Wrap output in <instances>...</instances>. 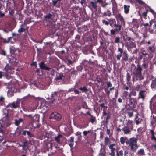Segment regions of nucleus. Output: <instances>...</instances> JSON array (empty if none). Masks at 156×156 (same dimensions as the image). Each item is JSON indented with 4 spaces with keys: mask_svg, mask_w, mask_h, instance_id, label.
<instances>
[{
    "mask_svg": "<svg viewBox=\"0 0 156 156\" xmlns=\"http://www.w3.org/2000/svg\"><path fill=\"white\" fill-rule=\"evenodd\" d=\"M132 67L134 68L135 70L132 73L131 75L132 77V80L133 82L138 80H140L144 79V76L142 75L141 71L142 69L139 64L137 65L136 68L135 66L133 65Z\"/></svg>",
    "mask_w": 156,
    "mask_h": 156,
    "instance_id": "obj_1",
    "label": "nucleus"
},
{
    "mask_svg": "<svg viewBox=\"0 0 156 156\" xmlns=\"http://www.w3.org/2000/svg\"><path fill=\"white\" fill-rule=\"evenodd\" d=\"M138 140L137 138L133 137L131 138L126 142V144L129 145L130 147L131 151L133 152H135L138 149V146L137 144Z\"/></svg>",
    "mask_w": 156,
    "mask_h": 156,
    "instance_id": "obj_2",
    "label": "nucleus"
},
{
    "mask_svg": "<svg viewBox=\"0 0 156 156\" xmlns=\"http://www.w3.org/2000/svg\"><path fill=\"white\" fill-rule=\"evenodd\" d=\"M37 101V108L38 109H42L44 111L47 110L48 107L44 100L39 99Z\"/></svg>",
    "mask_w": 156,
    "mask_h": 156,
    "instance_id": "obj_3",
    "label": "nucleus"
},
{
    "mask_svg": "<svg viewBox=\"0 0 156 156\" xmlns=\"http://www.w3.org/2000/svg\"><path fill=\"white\" fill-rule=\"evenodd\" d=\"M8 111L7 109H5L3 111V118L2 119L3 122H5L7 126H9L11 123V121L8 117Z\"/></svg>",
    "mask_w": 156,
    "mask_h": 156,
    "instance_id": "obj_4",
    "label": "nucleus"
},
{
    "mask_svg": "<svg viewBox=\"0 0 156 156\" xmlns=\"http://www.w3.org/2000/svg\"><path fill=\"white\" fill-rule=\"evenodd\" d=\"M50 118L51 119H55L57 121H59L61 119L62 116L58 113L55 112L51 114Z\"/></svg>",
    "mask_w": 156,
    "mask_h": 156,
    "instance_id": "obj_5",
    "label": "nucleus"
},
{
    "mask_svg": "<svg viewBox=\"0 0 156 156\" xmlns=\"http://www.w3.org/2000/svg\"><path fill=\"white\" fill-rule=\"evenodd\" d=\"M125 134H129L131 133V131L133 129L130 128L128 126H125L124 127L122 128V129Z\"/></svg>",
    "mask_w": 156,
    "mask_h": 156,
    "instance_id": "obj_6",
    "label": "nucleus"
},
{
    "mask_svg": "<svg viewBox=\"0 0 156 156\" xmlns=\"http://www.w3.org/2000/svg\"><path fill=\"white\" fill-rule=\"evenodd\" d=\"M39 66L40 69H42L49 70L50 68L47 66L44 63V62H42L39 63Z\"/></svg>",
    "mask_w": 156,
    "mask_h": 156,
    "instance_id": "obj_7",
    "label": "nucleus"
},
{
    "mask_svg": "<svg viewBox=\"0 0 156 156\" xmlns=\"http://www.w3.org/2000/svg\"><path fill=\"white\" fill-rule=\"evenodd\" d=\"M20 101H17L16 102L9 104L8 105V106L13 108H16L19 106Z\"/></svg>",
    "mask_w": 156,
    "mask_h": 156,
    "instance_id": "obj_8",
    "label": "nucleus"
},
{
    "mask_svg": "<svg viewBox=\"0 0 156 156\" xmlns=\"http://www.w3.org/2000/svg\"><path fill=\"white\" fill-rule=\"evenodd\" d=\"M147 94V92L145 90H141L140 91L139 95V98L144 100L145 98V97Z\"/></svg>",
    "mask_w": 156,
    "mask_h": 156,
    "instance_id": "obj_9",
    "label": "nucleus"
},
{
    "mask_svg": "<svg viewBox=\"0 0 156 156\" xmlns=\"http://www.w3.org/2000/svg\"><path fill=\"white\" fill-rule=\"evenodd\" d=\"M53 15L50 14L48 13L45 16V20L46 21L51 22L52 20Z\"/></svg>",
    "mask_w": 156,
    "mask_h": 156,
    "instance_id": "obj_10",
    "label": "nucleus"
},
{
    "mask_svg": "<svg viewBox=\"0 0 156 156\" xmlns=\"http://www.w3.org/2000/svg\"><path fill=\"white\" fill-rule=\"evenodd\" d=\"M115 17L117 20H119L121 21L122 24L124 23V19L120 14L119 13L118 14H117Z\"/></svg>",
    "mask_w": 156,
    "mask_h": 156,
    "instance_id": "obj_11",
    "label": "nucleus"
},
{
    "mask_svg": "<svg viewBox=\"0 0 156 156\" xmlns=\"http://www.w3.org/2000/svg\"><path fill=\"white\" fill-rule=\"evenodd\" d=\"M30 137H32L34 136V134L30 131L27 130H24L22 133V134L23 135H25L26 134Z\"/></svg>",
    "mask_w": 156,
    "mask_h": 156,
    "instance_id": "obj_12",
    "label": "nucleus"
},
{
    "mask_svg": "<svg viewBox=\"0 0 156 156\" xmlns=\"http://www.w3.org/2000/svg\"><path fill=\"white\" fill-rule=\"evenodd\" d=\"M28 116L31 117V120H32L34 122L39 121V116L37 115H35L32 117H31V115H29Z\"/></svg>",
    "mask_w": 156,
    "mask_h": 156,
    "instance_id": "obj_13",
    "label": "nucleus"
},
{
    "mask_svg": "<svg viewBox=\"0 0 156 156\" xmlns=\"http://www.w3.org/2000/svg\"><path fill=\"white\" fill-rule=\"evenodd\" d=\"M52 143H48L45 144V147L48 151H51L52 150Z\"/></svg>",
    "mask_w": 156,
    "mask_h": 156,
    "instance_id": "obj_14",
    "label": "nucleus"
},
{
    "mask_svg": "<svg viewBox=\"0 0 156 156\" xmlns=\"http://www.w3.org/2000/svg\"><path fill=\"white\" fill-rule=\"evenodd\" d=\"M26 26V24H25L21 25L20 26L21 27L18 30V32L21 33L22 32L25 31L26 29L25 28V27Z\"/></svg>",
    "mask_w": 156,
    "mask_h": 156,
    "instance_id": "obj_15",
    "label": "nucleus"
},
{
    "mask_svg": "<svg viewBox=\"0 0 156 156\" xmlns=\"http://www.w3.org/2000/svg\"><path fill=\"white\" fill-rule=\"evenodd\" d=\"M136 154L138 155V156H142L145 155V154L144 150L143 149H141L138 151Z\"/></svg>",
    "mask_w": 156,
    "mask_h": 156,
    "instance_id": "obj_16",
    "label": "nucleus"
},
{
    "mask_svg": "<svg viewBox=\"0 0 156 156\" xmlns=\"http://www.w3.org/2000/svg\"><path fill=\"white\" fill-rule=\"evenodd\" d=\"M90 4L93 8L95 9L96 10L97 9V8L98 7V6L97 5V3L96 1H91L90 2Z\"/></svg>",
    "mask_w": 156,
    "mask_h": 156,
    "instance_id": "obj_17",
    "label": "nucleus"
},
{
    "mask_svg": "<svg viewBox=\"0 0 156 156\" xmlns=\"http://www.w3.org/2000/svg\"><path fill=\"white\" fill-rule=\"evenodd\" d=\"M126 126H128L131 129H133V122L132 120H129L127 121V122L126 123Z\"/></svg>",
    "mask_w": 156,
    "mask_h": 156,
    "instance_id": "obj_18",
    "label": "nucleus"
},
{
    "mask_svg": "<svg viewBox=\"0 0 156 156\" xmlns=\"http://www.w3.org/2000/svg\"><path fill=\"white\" fill-rule=\"evenodd\" d=\"M62 136L61 134H59L58 136L55 137V140L57 143L61 144V139L62 138Z\"/></svg>",
    "mask_w": 156,
    "mask_h": 156,
    "instance_id": "obj_19",
    "label": "nucleus"
},
{
    "mask_svg": "<svg viewBox=\"0 0 156 156\" xmlns=\"http://www.w3.org/2000/svg\"><path fill=\"white\" fill-rule=\"evenodd\" d=\"M151 87L152 89L156 88V79L155 78L152 80Z\"/></svg>",
    "mask_w": 156,
    "mask_h": 156,
    "instance_id": "obj_20",
    "label": "nucleus"
},
{
    "mask_svg": "<svg viewBox=\"0 0 156 156\" xmlns=\"http://www.w3.org/2000/svg\"><path fill=\"white\" fill-rule=\"evenodd\" d=\"M114 27H115V28L114 30H117L116 31L117 32H119L121 30L122 27L121 25H118L115 23L114 25Z\"/></svg>",
    "mask_w": 156,
    "mask_h": 156,
    "instance_id": "obj_21",
    "label": "nucleus"
},
{
    "mask_svg": "<svg viewBox=\"0 0 156 156\" xmlns=\"http://www.w3.org/2000/svg\"><path fill=\"white\" fill-rule=\"evenodd\" d=\"M4 69H5V71H6L5 76H6V79H8V80H10V79L12 78L10 76H9L8 74V73L9 72V69L8 68H7V67H5L4 68Z\"/></svg>",
    "mask_w": 156,
    "mask_h": 156,
    "instance_id": "obj_22",
    "label": "nucleus"
},
{
    "mask_svg": "<svg viewBox=\"0 0 156 156\" xmlns=\"http://www.w3.org/2000/svg\"><path fill=\"white\" fill-rule=\"evenodd\" d=\"M128 140V138L126 137H122L120 138V141L121 143L123 144L125 142L126 144V142Z\"/></svg>",
    "mask_w": 156,
    "mask_h": 156,
    "instance_id": "obj_23",
    "label": "nucleus"
},
{
    "mask_svg": "<svg viewBox=\"0 0 156 156\" xmlns=\"http://www.w3.org/2000/svg\"><path fill=\"white\" fill-rule=\"evenodd\" d=\"M106 153L105 148H101L99 155L101 156H105V155Z\"/></svg>",
    "mask_w": 156,
    "mask_h": 156,
    "instance_id": "obj_24",
    "label": "nucleus"
},
{
    "mask_svg": "<svg viewBox=\"0 0 156 156\" xmlns=\"http://www.w3.org/2000/svg\"><path fill=\"white\" fill-rule=\"evenodd\" d=\"M74 136H71L70 137V139L69 142V146L71 147H72L73 146V145L74 144Z\"/></svg>",
    "mask_w": 156,
    "mask_h": 156,
    "instance_id": "obj_25",
    "label": "nucleus"
},
{
    "mask_svg": "<svg viewBox=\"0 0 156 156\" xmlns=\"http://www.w3.org/2000/svg\"><path fill=\"white\" fill-rule=\"evenodd\" d=\"M57 93V92H54V94H51V99L52 100V103H53V102L56 99Z\"/></svg>",
    "mask_w": 156,
    "mask_h": 156,
    "instance_id": "obj_26",
    "label": "nucleus"
},
{
    "mask_svg": "<svg viewBox=\"0 0 156 156\" xmlns=\"http://www.w3.org/2000/svg\"><path fill=\"white\" fill-rule=\"evenodd\" d=\"M116 145L115 144H113L109 146V148L111 149V152L114 151L115 150Z\"/></svg>",
    "mask_w": 156,
    "mask_h": 156,
    "instance_id": "obj_27",
    "label": "nucleus"
},
{
    "mask_svg": "<svg viewBox=\"0 0 156 156\" xmlns=\"http://www.w3.org/2000/svg\"><path fill=\"white\" fill-rule=\"evenodd\" d=\"M101 6L104 8H106L107 7H110L112 5L110 4H108L105 2H103L101 4Z\"/></svg>",
    "mask_w": 156,
    "mask_h": 156,
    "instance_id": "obj_28",
    "label": "nucleus"
},
{
    "mask_svg": "<svg viewBox=\"0 0 156 156\" xmlns=\"http://www.w3.org/2000/svg\"><path fill=\"white\" fill-rule=\"evenodd\" d=\"M111 141L110 139L108 137H106L104 139V143L105 145H108L110 144Z\"/></svg>",
    "mask_w": 156,
    "mask_h": 156,
    "instance_id": "obj_29",
    "label": "nucleus"
},
{
    "mask_svg": "<svg viewBox=\"0 0 156 156\" xmlns=\"http://www.w3.org/2000/svg\"><path fill=\"white\" fill-rule=\"evenodd\" d=\"M129 5H124V12L126 14H127L129 13Z\"/></svg>",
    "mask_w": 156,
    "mask_h": 156,
    "instance_id": "obj_30",
    "label": "nucleus"
},
{
    "mask_svg": "<svg viewBox=\"0 0 156 156\" xmlns=\"http://www.w3.org/2000/svg\"><path fill=\"white\" fill-rule=\"evenodd\" d=\"M23 121V119L21 118H20L18 120H16L15 121V124L17 126L19 125L20 123L22 122Z\"/></svg>",
    "mask_w": 156,
    "mask_h": 156,
    "instance_id": "obj_31",
    "label": "nucleus"
},
{
    "mask_svg": "<svg viewBox=\"0 0 156 156\" xmlns=\"http://www.w3.org/2000/svg\"><path fill=\"white\" fill-rule=\"evenodd\" d=\"M5 130L4 127L0 123V133L3 134L4 133Z\"/></svg>",
    "mask_w": 156,
    "mask_h": 156,
    "instance_id": "obj_32",
    "label": "nucleus"
},
{
    "mask_svg": "<svg viewBox=\"0 0 156 156\" xmlns=\"http://www.w3.org/2000/svg\"><path fill=\"white\" fill-rule=\"evenodd\" d=\"M147 51H149L150 53L153 52L154 51V49L153 46H150L148 47Z\"/></svg>",
    "mask_w": 156,
    "mask_h": 156,
    "instance_id": "obj_33",
    "label": "nucleus"
},
{
    "mask_svg": "<svg viewBox=\"0 0 156 156\" xmlns=\"http://www.w3.org/2000/svg\"><path fill=\"white\" fill-rule=\"evenodd\" d=\"M129 44L131 48H136V45L135 42L130 41L129 42Z\"/></svg>",
    "mask_w": 156,
    "mask_h": 156,
    "instance_id": "obj_34",
    "label": "nucleus"
},
{
    "mask_svg": "<svg viewBox=\"0 0 156 156\" xmlns=\"http://www.w3.org/2000/svg\"><path fill=\"white\" fill-rule=\"evenodd\" d=\"M23 145L22 146L23 149L25 151H26V149H25V147L27 146L28 141L25 140L23 142Z\"/></svg>",
    "mask_w": 156,
    "mask_h": 156,
    "instance_id": "obj_35",
    "label": "nucleus"
},
{
    "mask_svg": "<svg viewBox=\"0 0 156 156\" xmlns=\"http://www.w3.org/2000/svg\"><path fill=\"white\" fill-rule=\"evenodd\" d=\"M52 134L51 133H46L44 135L47 138H49L51 137Z\"/></svg>",
    "mask_w": 156,
    "mask_h": 156,
    "instance_id": "obj_36",
    "label": "nucleus"
},
{
    "mask_svg": "<svg viewBox=\"0 0 156 156\" xmlns=\"http://www.w3.org/2000/svg\"><path fill=\"white\" fill-rule=\"evenodd\" d=\"M90 121L93 124L94 122L96 121V118L95 117L93 116L92 115H90Z\"/></svg>",
    "mask_w": 156,
    "mask_h": 156,
    "instance_id": "obj_37",
    "label": "nucleus"
},
{
    "mask_svg": "<svg viewBox=\"0 0 156 156\" xmlns=\"http://www.w3.org/2000/svg\"><path fill=\"white\" fill-rule=\"evenodd\" d=\"M135 1L138 3L139 4L144 5H146L145 3L142 0H135Z\"/></svg>",
    "mask_w": 156,
    "mask_h": 156,
    "instance_id": "obj_38",
    "label": "nucleus"
},
{
    "mask_svg": "<svg viewBox=\"0 0 156 156\" xmlns=\"http://www.w3.org/2000/svg\"><path fill=\"white\" fill-rule=\"evenodd\" d=\"M61 0H52V3L53 6H55L58 2H60Z\"/></svg>",
    "mask_w": 156,
    "mask_h": 156,
    "instance_id": "obj_39",
    "label": "nucleus"
},
{
    "mask_svg": "<svg viewBox=\"0 0 156 156\" xmlns=\"http://www.w3.org/2000/svg\"><path fill=\"white\" fill-rule=\"evenodd\" d=\"M143 64H142V66L144 69H146L148 67V63H146L145 61H143Z\"/></svg>",
    "mask_w": 156,
    "mask_h": 156,
    "instance_id": "obj_40",
    "label": "nucleus"
},
{
    "mask_svg": "<svg viewBox=\"0 0 156 156\" xmlns=\"http://www.w3.org/2000/svg\"><path fill=\"white\" fill-rule=\"evenodd\" d=\"M79 1L82 6H83L86 5V0H80V1L79 0Z\"/></svg>",
    "mask_w": 156,
    "mask_h": 156,
    "instance_id": "obj_41",
    "label": "nucleus"
},
{
    "mask_svg": "<svg viewBox=\"0 0 156 156\" xmlns=\"http://www.w3.org/2000/svg\"><path fill=\"white\" fill-rule=\"evenodd\" d=\"M63 77V75L62 74H59V76L57 77L56 79L57 80H60L62 79V77Z\"/></svg>",
    "mask_w": 156,
    "mask_h": 156,
    "instance_id": "obj_42",
    "label": "nucleus"
},
{
    "mask_svg": "<svg viewBox=\"0 0 156 156\" xmlns=\"http://www.w3.org/2000/svg\"><path fill=\"white\" fill-rule=\"evenodd\" d=\"M128 59V55L127 54H125V56L122 58V60L125 61H127Z\"/></svg>",
    "mask_w": 156,
    "mask_h": 156,
    "instance_id": "obj_43",
    "label": "nucleus"
},
{
    "mask_svg": "<svg viewBox=\"0 0 156 156\" xmlns=\"http://www.w3.org/2000/svg\"><path fill=\"white\" fill-rule=\"evenodd\" d=\"M79 89L82 90L83 92H86L88 91V90L85 87H80Z\"/></svg>",
    "mask_w": 156,
    "mask_h": 156,
    "instance_id": "obj_44",
    "label": "nucleus"
},
{
    "mask_svg": "<svg viewBox=\"0 0 156 156\" xmlns=\"http://www.w3.org/2000/svg\"><path fill=\"white\" fill-rule=\"evenodd\" d=\"M120 38L119 37H116L115 38V39L114 42L115 43H118L120 42Z\"/></svg>",
    "mask_w": 156,
    "mask_h": 156,
    "instance_id": "obj_45",
    "label": "nucleus"
},
{
    "mask_svg": "<svg viewBox=\"0 0 156 156\" xmlns=\"http://www.w3.org/2000/svg\"><path fill=\"white\" fill-rule=\"evenodd\" d=\"M130 78L131 76L129 74V73L127 72L126 76V79L128 82H129L130 80Z\"/></svg>",
    "mask_w": 156,
    "mask_h": 156,
    "instance_id": "obj_46",
    "label": "nucleus"
},
{
    "mask_svg": "<svg viewBox=\"0 0 156 156\" xmlns=\"http://www.w3.org/2000/svg\"><path fill=\"white\" fill-rule=\"evenodd\" d=\"M117 30H112V29L111 30V31H110L111 34L112 35H115V33L116 32H116V31Z\"/></svg>",
    "mask_w": 156,
    "mask_h": 156,
    "instance_id": "obj_47",
    "label": "nucleus"
},
{
    "mask_svg": "<svg viewBox=\"0 0 156 156\" xmlns=\"http://www.w3.org/2000/svg\"><path fill=\"white\" fill-rule=\"evenodd\" d=\"M128 114L129 117H132L133 115V112L132 111H129L128 112Z\"/></svg>",
    "mask_w": 156,
    "mask_h": 156,
    "instance_id": "obj_48",
    "label": "nucleus"
},
{
    "mask_svg": "<svg viewBox=\"0 0 156 156\" xmlns=\"http://www.w3.org/2000/svg\"><path fill=\"white\" fill-rule=\"evenodd\" d=\"M81 133L80 132H78L76 133V136H78V139H80V138L81 137Z\"/></svg>",
    "mask_w": 156,
    "mask_h": 156,
    "instance_id": "obj_49",
    "label": "nucleus"
},
{
    "mask_svg": "<svg viewBox=\"0 0 156 156\" xmlns=\"http://www.w3.org/2000/svg\"><path fill=\"white\" fill-rule=\"evenodd\" d=\"M148 12V10H146L145 12H144L143 13V16L145 18L146 16H147Z\"/></svg>",
    "mask_w": 156,
    "mask_h": 156,
    "instance_id": "obj_50",
    "label": "nucleus"
},
{
    "mask_svg": "<svg viewBox=\"0 0 156 156\" xmlns=\"http://www.w3.org/2000/svg\"><path fill=\"white\" fill-rule=\"evenodd\" d=\"M122 56V54L119 53L117 54L116 56L117 58V60H119L120 59V58Z\"/></svg>",
    "mask_w": 156,
    "mask_h": 156,
    "instance_id": "obj_51",
    "label": "nucleus"
},
{
    "mask_svg": "<svg viewBox=\"0 0 156 156\" xmlns=\"http://www.w3.org/2000/svg\"><path fill=\"white\" fill-rule=\"evenodd\" d=\"M131 94L133 96H136V93L135 90H132L131 91Z\"/></svg>",
    "mask_w": 156,
    "mask_h": 156,
    "instance_id": "obj_52",
    "label": "nucleus"
},
{
    "mask_svg": "<svg viewBox=\"0 0 156 156\" xmlns=\"http://www.w3.org/2000/svg\"><path fill=\"white\" fill-rule=\"evenodd\" d=\"M103 15L104 16H110L111 15V13H107V12H105L103 13Z\"/></svg>",
    "mask_w": 156,
    "mask_h": 156,
    "instance_id": "obj_53",
    "label": "nucleus"
},
{
    "mask_svg": "<svg viewBox=\"0 0 156 156\" xmlns=\"http://www.w3.org/2000/svg\"><path fill=\"white\" fill-rule=\"evenodd\" d=\"M141 86L140 85H137L136 86L135 89L137 90L138 91L141 88Z\"/></svg>",
    "mask_w": 156,
    "mask_h": 156,
    "instance_id": "obj_54",
    "label": "nucleus"
},
{
    "mask_svg": "<svg viewBox=\"0 0 156 156\" xmlns=\"http://www.w3.org/2000/svg\"><path fill=\"white\" fill-rule=\"evenodd\" d=\"M67 60L68 62L67 63L68 66H69L70 64H72L73 63V62L71 61L70 59H67Z\"/></svg>",
    "mask_w": 156,
    "mask_h": 156,
    "instance_id": "obj_55",
    "label": "nucleus"
},
{
    "mask_svg": "<svg viewBox=\"0 0 156 156\" xmlns=\"http://www.w3.org/2000/svg\"><path fill=\"white\" fill-rule=\"evenodd\" d=\"M134 99L132 98H129V105H131L133 104V102L132 100L133 101L134 100Z\"/></svg>",
    "mask_w": 156,
    "mask_h": 156,
    "instance_id": "obj_56",
    "label": "nucleus"
},
{
    "mask_svg": "<svg viewBox=\"0 0 156 156\" xmlns=\"http://www.w3.org/2000/svg\"><path fill=\"white\" fill-rule=\"evenodd\" d=\"M102 23H103L105 24L106 25H108L109 24V23L108 22L105 20H102Z\"/></svg>",
    "mask_w": 156,
    "mask_h": 156,
    "instance_id": "obj_57",
    "label": "nucleus"
},
{
    "mask_svg": "<svg viewBox=\"0 0 156 156\" xmlns=\"http://www.w3.org/2000/svg\"><path fill=\"white\" fill-rule=\"evenodd\" d=\"M90 132V130H89L88 131H84L83 132V134L84 136H86L88 133H89Z\"/></svg>",
    "mask_w": 156,
    "mask_h": 156,
    "instance_id": "obj_58",
    "label": "nucleus"
},
{
    "mask_svg": "<svg viewBox=\"0 0 156 156\" xmlns=\"http://www.w3.org/2000/svg\"><path fill=\"white\" fill-rule=\"evenodd\" d=\"M118 51L120 52L119 53L122 54L123 52V49L120 48H118Z\"/></svg>",
    "mask_w": 156,
    "mask_h": 156,
    "instance_id": "obj_59",
    "label": "nucleus"
},
{
    "mask_svg": "<svg viewBox=\"0 0 156 156\" xmlns=\"http://www.w3.org/2000/svg\"><path fill=\"white\" fill-rule=\"evenodd\" d=\"M5 100L4 98L2 96L0 97V102H2L4 101Z\"/></svg>",
    "mask_w": 156,
    "mask_h": 156,
    "instance_id": "obj_60",
    "label": "nucleus"
},
{
    "mask_svg": "<svg viewBox=\"0 0 156 156\" xmlns=\"http://www.w3.org/2000/svg\"><path fill=\"white\" fill-rule=\"evenodd\" d=\"M148 83V81L147 80H146L145 81H144L143 83V86L145 87L147 84Z\"/></svg>",
    "mask_w": 156,
    "mask_h": 156,
    "instance_id": "obj_61",
    "label": "nucleus"
},
{
    "mask_svg": "<svg viewBox=\"0 0 156 156\" xmlns=\"http://www.w3.org/2000/svg\"><path fill=\"white\" fill-rule=\"evenodd\" d=\"M12 37H8V41H5V42H11V43H12V42H11V41H10V39H12Z\"/></svg>",
    "mask_w": 156,
    "mask_h": 156,
    "instance_id": "obj_62",
    "label": "nucleus"
},
{
    "mask_svg": "<svg viewBox=\"0 0 156 156\" xmlns=\"http://www.w3.org/2000/svg\"><path fill=\"white\" fill-rule=\"evenodd\" d=\"M107 86H108V87H112V84L110 82V81L109 82H107Z\"/></svg>",
    "mask_w": 156,
    "mask_h": 156,
    "instance_id": "obj_63",
    "label": "nucleus"
},
{
    "mask_svg": "<svg viewBox=\"0 0 156 156\" xmlns=\"http://www.w3.org/2000/svg\"><path fill=\"white\" fill-rule=\"evenodd\" d=\"M129 153V151L128 150H126L124 152V155L125 156H127V154Z\"/></svg>",
    "mask_w": 156,
    "mask_h": 156,
    "instance_id": "obj_64",
    "label": "nucleus"
}]
</instances>
